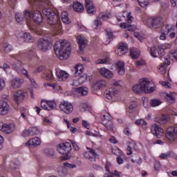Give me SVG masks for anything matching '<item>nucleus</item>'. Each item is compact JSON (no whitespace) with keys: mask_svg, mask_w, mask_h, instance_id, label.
<instances>
[{"mask_svg":"<svg viewBox=\"0 0 177 177\" xmlns=\"http://www.w3.org/2000/svg\"><path fill=\"white\" fill-rule=\"evenodd\" d=\"M54 50L60 60H67L71 53V45L66 40H60L56 41Z\"/></svg>","mask_w":177,"mask_h":177,"instance_id":"obj_1","label":"nucleus"},{"mask_svg":"<svg viewBox=\"0 0 177 177\" xmlns=\"http://www.w3.org/2000/svg\"><path fill=\"white\" fill-rule=\"evenodd\" d=\"M57 150L63 156L61 157V160L67 161V160H70V158H71V153H70V151H71V144L69 142H63L59 144L57 146Z\"/></svg>","mask_w":177,"mask_h":177,"instance_id":"obj_2","label":"nucleus"},{"mask_svg":"<svg viewBox=\"0 0 177 177\" xmlns=\"http://www.w3.org/2000/svg\"><path fill=\"white\" fill-rule=\"evenodd\" d=\"M138 82L144 93H153L156 91V86H151V82L147 78H141Z\"/></svg>","mask_w":177,"mask_h":177,"instance_id":"obj_3","label":"nucleus"},{"mask_svg":"<svg viewBox=\"0 0 177 177\" xmlns=\"http://www.w3.org/2000/svg\"><path fill=\"white\" fill-rule=\"evenodd\" d=\"M165 138L168 143H175L177 140V126H171L167 128Z\"/></svg>","mask_w":177,"mask_h":177,"instance_id":"obj_4","label":"nucleus"},{"mask_svg":"<svg viewBox=\"0 0 177 177\" xmlns=\"http://www.w3.org/2000/svg\"><path fill=\"white\" fill-rule=\"evenodd\" d=\"M15 20L17 23H21V21L30 23L31 20H32V14L28 9L24 11V17H21V14L20 12H17L15 14Z\"/></svg>","mask_w":177,"mask_h":177,"instance_id":"obj_5","label":"nucleus"},{"mask_svg":"<svg viewBox=\"0 0 177 177\" xmlns=\"http://www.w3.org/2000/svg\"><path fill=\"white\" fill-rule=\"evenodd\" d=\"M100 118L102 121V124L105 125L107 129H109V131L113 130V122H111V116L110 115V113H109V112L103 111L101 113Z\"/></svg>","mask_w":177,"mask_h":177,"instance_id":"obj_6","label":"nucleus"},{"mask_svg":"<svg viewBox=\"0 0 177 177\" xmlns=\"http://www.w3.org/2000/svg\"><path fill=\"white\" fill-rule=\"evenodd\" d=\"M104 95L109 100H113L115 97H120L121 96V92L115 88H109L104 91Z\"/></svg>","mask_w":177,"mask_h":177,"instance_id":"obj_7","label":"nucleus"},{"mask_svg":"<svg viewBox=\"0 0 177 177\" xmlns=\"http://www.w3.org/2000/svg\"><path fill=\"white\" fill-rule=\"evenodd\" d=\"M151 133L153 136L158 138V139H161L165 135V131L162 127H160L157 123H154L151 126Z\"/></svg>","mask_w":177,"mask_h":177,"instance_id":"obj_8","label":"nucleus"},{"mask_svg":"<svg viewBox=\"0 0 177 177\" xmlns=\"http://www.w3.org/2000/svg\"><path fill=\"white\" fill-rule=\"evenodd\" d=\"M0 131L7 135H10L16 131V125L13 123H5L0 122Z\"/></svg>","mask_w":177,"mask_h":177,"instance_id":"obj_9","label":"nucleus"},{"mask_svg":"<svg viewBox=\"0 0 177 177\" xmlns=\"http://www.w3.org/2000/svg\"><path fill=\"white\" fill-rule=\"evenodd\" d=\"M21 66H23V64L20 61H16L12 64V68L18 73V74H23L24 76L26 77L28 80L31 78V76L28 75V72L27 70L21 68Z\"/></svg>","mask_w":177,"mask_h":177,"instance_id":"obj_10","label":"nucleus"},{"mask_svg":"<svg viewBox=\"0 0 177 177\" xmlns=\"http://www.w3.org/2000/svg\"><path fill=\"white\" fill-rule=\"evenodd\" d=\"M41 107L43 110H46L47 111H52L57 107V104L55 100H43L41 102Z\"/></svg>","mask_w":177,"mask_h":177,"instance_id":"obj_11","label":"nucleus"},{"mask_svg":"<svg viewBox=\"0 0 177 177\" xmlns=\"http://www.w3.org/2000/svg\"><path fill=\"white\" fill-rule=\"evenodd\" d=\"M59 109L65 114H71L74 111L73 104L68 101H62L59 104Z\"/></svg>","mask_w":177,"mask_h":177,"instance_id":"obj_12","label":"nucleus"},{"mask_svg":"<svg viewBox=\"0 0 177 177\" xmlns=\"http://www.w3.org/2000/svg\"><path fill=\"white\" fill-rule=\"evenodd\" d=\"M28 99V93L23 90H18L13 93V100L16 102V103H20V102H23V100H26Z\"/></svg>","mask_w":177,"mask_h":177,"instance_id":"obj_13","label":"nucleus"},{"mask_svg":"<svg viewBox=\"0 0 177 177\" xmlns=\"http://www.w3.org/2000/svg\"><path fill=\"white\" fill-rule=\"evenodd\" d=\"M160 96L161 97H164L167 103H169V104H174L176 102L175 97H176V92H171L169 93L162 91L160 93Z\"/></svg>","mask_w":177,"mask_h":177,"instance_id":"obj_14","label":"nucleus"},{"mask_svg":"<svg viewBox=\"0 0 177 177\" xmlns=\"http://www.w3.org/2000/svg\"><path fill=\"white\" fill-rule=\"evenodd\" d=\"M42 12L45 16H46L48 22L53 21V23H56V20H57V15H56V13L53 12L52 8H44Z\"/></svg>","mask_w":177,"mask_h":177,"instance_id":"obj_15","label":"nucleus"},{"mask_svg":"<svg viewBox=\"0 0 177 177\" xmlns=\"http://www.w3.org/2000/svg\"><path fill=\"white\" fill-rule=\"evenodd\" d=\"M37 47L40 50H42V52H46L49 50V48H50V42L48 39L44 38L40 39L38 41Z\"/></svg>","mask_w":177,"mask_h":177,"instance_id":"obj_16","label":"nucleus"},{"mask_svg":"<svg viewBox=\"0 0 177 177\" xmlns=\"http://www.w3.org/2000/svg\"><path fill=\"white\" fill-rule=\"evenodd\" d=\"M105 169L109 173L104 174V177H113V176L120 177V176H122V174L121 172H119L117 170H115L114 173L110 172V169H111V163H110L109 162H106V163L105 165Z\"/></svg>","mask_w":177,"mask_h":177,"instance_id":"obj_17","label":"nucleus"},{"mask_svg":"<svg viewBox=\"0 0 177 177\" xmlns=\"http://www.w3.org/2000/svg\"><path fill=\"white\" fill-rule=\"evenodd\" d=\"M39 133V129L37 127H33L28 129H25L22 132V136L24 138H28V136H35Z\"/></svg>","mask_w":177,"mask_h":177,"instance_id":"obj_18","label":"nucleus"},{"mask_svg":"<svg viewBox=\"0 0 177 177\" xmlns=\"http://www.w3.org/2000/svg\"><path fill=\"white\" fill-rule=\"evenodd\" d=\"M29 1V3H30V5L32 6H43L44 8H45V6H50V5H52V3H50V1H49V0H28Z\"/></svg>","mask_w":177,"mask_h":177,"instance_id":"obj_19","label":"nucleus"},{"mask_svg":"<svg viewBox=\"0 0 177 177\" xmlns=\"http://www.w3.org/2000/svg\"><path fill=\"white\" fill-rule=\"evenodd\" d=\"M77 42L79 45L80 50L84 52V49H85V48H86V45H88L86 37L82 35H79L77 36Z\"/></svg>","mask_w":177,"mask_h":177,"instance_id":"obj_20","label":"nucleus"},{"mask_svg":"<svg viewBox=\"0 0 177 177\" xmlns=\"http://www.w3.org/2000/svg\"><path fill=\"white\" fill-rule=\"evenodd\" d=\"M115 52L118 56H124L125 53H128V44L125 43H120Z\"/></svg>","mask_w":177,"mask_h":177,"instance_id":"obj_21","label":"nucleus"},{"mask_svg":"<svg viewBox=\"0 0 177 177\" xmlns=\"http://www.w3.org/2000/svg\"><path fill=\"white\" fill-rule=\"evenodd\" d=\"M84 156L87 160H90V161H95V158H99V155H97L93 149H88V151H86L84 153Z\"/></svg>","mask_w":177,"mask_h":177,"instance_id":"obj_22","label":"nucleus"},{"mask_svg":"<svg viewBox=\"0 0 177 177\" xmlns=\"http://www.w3.org/2000/svg\"><path fill=\"white\" fill-rule=\"evenodd\" d=\"M85 81H88V75L86 74L80 76L77 80H73L71 82V85H72V86H78L82 85Z\"/></svg>","mask_w":177,"mask_h":177,"instance_id":"obj_23","label":"nucleus"},{"mask_svg":"<svg viewBox=\"0 0 177 177\" xmlns=\"http://www.w3.org/2000/svg\"><path fill=\"white\" fill-rule=\"evenodd\" d=\"M10 107L8 102H0V115H8Z\"/></svg>","mask_w":177,"mask_h":177,"instance_id":"obj_24","label":"nucleus"},{"mask_svg":"<svg viewBox=\"0 0 177 177\" xmlns=\"http://www.w3.org/2000/svg\"><path fill=\"white\" fill-rule=\"evenodd\" d=\"M84 71H85V68L82 64H77L73 68L75 77H82L81 75L84 74Z\"/></svg>","mask_w":177,"mask_h":177,"instance_id":"obj_25","label":"nucleus"},{"mask_svg":"<svg viewBox=\"0 0 177 177\" xmlns=\"http://www.w3.org/2000/svg\"><path fill=\"white\" fill-rule=\"evenodd\" d=\"M100 75L104 77V78H113L114 77V73H113L110 70L106 68L102 67L98 69Z\"/></svg>","mask_w":177,"mask_h":177,"instance_id":"obj_26","label":"nucleus"},{"mask_svg":"<svg viewBox=\"0 0 177 177\" xmlns=\"http://www.w3.org/2000/svg\"><path fill=\"white\" fill-rule=\"evenodd\" d=\"M55 74L59 81H67V80L68 79V77H70V75L68 74V73L62 70L56 71Z\"/></svg>","mask_w":177,"mask_h":177,"instance_id":"obj_27","label":"nucleus"},{"mask_svg":"<svg viewBox=\"0 0 177 177\" xmlns=\"http://www.w3.org/2000/svg\"><path fill=\"white\" fill-rule=\"evenodd\" d=\"M24 82V80L19 77H14L11 80V86L13 89H17L19 88H21V85Z\"/></svg>","mask_w":177,"mask_h":177,"instance_id":"obj_28","label":"nucleus"},{"mask_svg":"<svg viewBox=\"0 0 177 177\" xmlns=\"http://www.w3.org/2000/svg\"><path fill=\"white\" fill-rule=\"evenodd\" d=\"M41 145V139L38 137H34L30 138L28 142H26V146L28 147H37V146H39Z\"/></svg>","mask_w":177,"mask_h":177,"instance_id":"obj_29","label":"nucleus"},{"mask_svg":"<svg viewBox=\"0 0 177 177\" xmlns=\"http://www.w3.org/2000/svg\"><path fill=\"white\" fill-rule=\"evenodd\" d=\"M111 17V13L110 12H101L97 17V23H103L104 21H109V18Z\"/></svg>","mask_w":177,"mask_h":177,"instance_id":"obj_30","label":"nucleus"},{"mask_svg":"<svg viewBox=\"0 0 177 177\" xmlns=\"http://www.w3.org/2000/svg\"><path fill=\"white\" fill-rule=\"evenodd\" d=\"M115 66L119 75H124L125 74V62L118 61L115 63Z\"/></svg>","mask_w":177,"mask_h":177,"instance_id":"obj_31","label":"nucleus"},{"mask_svg":"<svg viewBox=\"0 0 177 177\" xmlns=\"http://www.w3.org/2000/svg\"><path fill=\"white\" fill-rule=\"evenodd\" d=\"M85 8L89 15H93L95 13V6H93V2L92 1L85 0Z\"/></svg>","mask_w":177,"mask_h":177,"instance_id":"obj_32","label":"nucleus"},{"mask_svg":"<svg viewBox=\"0 0 177 177\" xmlns=\"http://www.w3.org/2000/svg\"><path fill=\"white\" fill-rule=\"evenodd\" d=\"M106 85H107L106 81L104 80H101L94 82L93 83L92 88H93L95 90L102 89V88H105Z\"/></svg>","mask_w":177,"mask_h":177,"instance_id":"obj_33","label":"nucleus"},{"mask_svg":"<svg viewBox=\"0 0 177 177\" xmlns=\"http://www.w3.org/2000/svg\"><path fill=\"white\" fill-rule=\"evenodd\" d=\"M169 120V117L168 115H162L161 116L156 118L155 122H158V124H160V125H164L165 124H167V122H168Z\"/></svg>","mask_w":177,"mask_h":177,"instance_id":"obj_34","label":"nucleus"},{"mask_svg":"<svg viewBox=\"0 0 177 177\" xmlns=\"http://www.w3.org/2000/svg\"><path fill=\"white\" fill-rule=\"evenodd\" d=\"M32 20L35 23H41L43 20L42 14L39 10H35L33 12Z\"/></svg>","mask_w":177,"mask_h":177,"instance_id":"obj_35","label":"nucleus"},{"mask_svg":"<svg viewBox=\"0 0 177 177\" xmlns=\"http://www.w3.org/2000/svg\"><path fill=\"white\" fill-rule=\"evenodd\" d=\"M135 124L138 125L140 128H142V129H147L149 126L147 125V122L145 120V119H138L135 122Z\"/></svg>","mask_w":177,"mask_h":177,"instance_id":"obj_36","label":"nucleus"},{"mask_svg":"<svg viewBox=\"0 0 177 177\" xmlns=\"http://www.w3.org/2000/svg\"><path fill=\"white\" fill-rule=\"evenodd\" d=\"M130 57L131 59H139L140 57V50L133 48L130 50Z\"/></svg>","mask_w":177,"mask_h":177,"instance_id":"obj_37","label":"nucleus"},{"mask_svg":"<svg viewBox=\"0 0 177 177\" xmlns=\"http://www.w3.org/2000/svg\"><path fill=\"white\" fill-rule=\"evenodd\" d=\"M120 27L121 28L128 30V31H132V32L136 31V29H137L136 26H132L128 23H121L120 24Z\"/></svg>","mask_w":177,"mask_h":177,"instance_id":"obj_38","label":"nucleus"},{"mask_svg":"<svg viewBox=\"0 0 177 177\" xmlns=\"http://www.w3.org/2000/svg\"><path fill=\"white\" fill-rule=\"evenodd\" d=\"M44 86H50V88H52L53 92H60L62 91V87L59 86L57 84L55 83H45Z\"/></svg>","mask_w":177,"mask_h":177,"instance_id":"obj_39","label":"nucleus"},{"mask_svg":"<svg viewBox=\"0 0 177 177\" xmlns=\"http://www.w3.org/2000/svg\"><path fill=\"white\" fill-rule=\"evenodd\" d=\"M171 44L168 43L160 44L158 46L159 53H160V55H162V56H164V55H165V49H171Z\"/></svg>","mask_w":177,"mask_h":177,"instance_id":"obj_40","label":"nucleus"},{"mask_svg":"<svg viewBox=\"0 0 177 177\" xmlns=\"http://www.w3.org/2000/svg\"><path fill=\"white\" fill-rule=\"evenodd\" d=\"M73 8L75 12H77L78 13H82L84 10V6L80 2L73 3Z\"/></svg>","mask_w":177,"mask_h":177,"instance_id":"obj_41","label":"nucleus"},{"mask_svg":"<svg viewBox=\"0 0 177 177\" xmlns=\"http://www.w3.org/2000/svg\"><path fill=\"white\" fill-rule=\"evenodd\" d=\"M73 92L82 95V96H85L88 95V88L86 87H80L78 88H73Z\"/></svg>","mask_w":177,"mask_h":177,"instance_id":"obj_42","label":"nucleus"},{"mask_svg":"<svg viewBox=\"0 0 177 177\" xmlns=\"http://www.w3.org/2000/svg\"><path fill=\"white\" fill-rule=\"evenodd\" d=\"M132 149H134L135 150L138 149L136 147V143H135L134 141H131L127 148L128 156H131V154H132Z\"/></svg>","mask_w":177,"mask_h":177,"instance_id":"obj_43","label":"nucleus"},{"mask_svg":"<svg viewBox=\"0 0 177 177\" xmlns=\"http://www.w3.org/2000/svg\"><path fill=\"white\" fill-rule=\"evenodd\" d=\"M64 123L66 124V125L67 126L68 129H69V131L72 133H75L77 132V131H78L77 127H74L71 126V123H70V122L68 120L64 119Z\"/></svg>","mask_w":177,"mask_h":177,"instance_id":"obj_44","label":"nucleus"},{"mask_svg":"<svg viewBox=\"0 0 177 177\" xmlns=\"http://www.w3.org/2000/svg\"><path fill=\"white\" fill-rule=\"evenodd\" d=\"M22 37L26 42H34L35 41V39L28 32H24Z\"/></svg>","mask_w":177,"mask_h":177,"instance_id":"obj_45","label":"nucleus"},{"mask_svg":"<svg viewBox=\"0 0 177 177\" xmlns=\"http://www.w3.org/2000/svg\"><path fill=\"white\" fill-rule=\"evenodd\" d=\"M132 91L134 93H144L143 90H142V87L140 86V84L137 83L132 86Z\"/></svg>","mask_w":177,"mask_h":177,"instance_id":"obj_46","label":"nucleus"},{"mask_svg":"<svg viewBox=\"0 0 177 177\" xmlns=\"http://www.w3.org/2000/svg\"><path fill=\"white\" fill-rule=\"evenodd\" d=\"M136 107H138V102L136 101L131 102L127 109V113L132 114V113L135 111V109H136Z\"/></svg>","mask_w":177,"mask_h":177,"instance_id":"obj_47","label":"nucleus"},{"mask_svg":"<svg viewBox=\"0 0 177 177\" xmlns=\"http://www.w3.org/2000/svg\"><path fill=\"white\" fill-rule=\"evenodd\" d=\"M61 19L63 23H71L70 18H68V12L63 11L61 14Z\"/></svg>","mask_w":177,"mask_h":177,"instance_id":"obj_48","label":"nucleus"},{"mask_svg":"<svg viewBox=\"0 0 177 177\" xmlns=\"http://www.w3.org/2000/svg\"><path fill=\"white\" fill-rule=\"evenodd\" d=\"M21 118H23L25 121H27V120H28V115L30 114L28 109H24V108H22V109L21 110Z\"/></svg>","mask_w":177,"mask_h":177,"instance_id":"obj_49","label":"nucleus"},{"mask_svg":"<svg viewBox=\"0 0 177 177\" xmlns=\"http://www.w3.org/2000/svg\"><path fill=\"white\" fill-rule=\"evenodd\" d=\"M112 153H113L115 156H118V157H124V153L117 147L112 149Z\"/></svg>","mask_w":177,"mask_h":177,"instance_id":"obj_50","label":"nucleus"},{"mask_svg":"<svg viewBox=\"0 0 177 177\" xmlns=\"http://www.w3.org/2000/svg\"><path fill=\"white\" fill-rule=\"evenodd\" d=\"M149 103L151 107H158V106H161L162 102L158 99H152L150 100Z\"/></svg>","mask_w":177,"mask_h":177,"instance_id":"obj_51","label":"nucleus"},{"mask_svg":"<svg viewBox=\"0 0 177 177\" xmlns=\"http://www.w3.org/2000/svg\"><path fill=\"white\" fill-rule=\"evenodd\" d=\"M110 62V58L109 57H106L103 59H98L95 61V64H106V63H109Z\"/></svg>","mask_w":177,"mask_h":177,"instance_id":"obj_52","label":"nucleus"},{"mask_svg":"<svg viewBox=\"0 0 177 177\" xmlns=\"http://www.w3.org/2000/svg\"><path fill=\"white\" fill-rule=\"evenodd\" d=\"M86 135H88V136H93V138H100V139H102V136L101 135L100 133H99V131H96V133H95L89 131H86Z\"/></svg>","mask_w":177,"mask_h":177,"instance_id":"obj_53","label":"nucleus"},{"mask_svg":"<svg viewBox=\"0 0 177 177\" xmlns=\"http://www.w3.org/2000/svg\"><path fill=\"white\" fill-rule=\"evenodd\" d=\"M133 35L138 41H140V42L145 39V35L142 32H134Z\"/></svg>","mask_w":177,"mask_h":177,"instance_id":"obj_54","label":"nucleus"},{"mask_svg":"<svg viewBox=\"0 0 177 177\" xmlns=\"http://www.w3.org/2000/svg\"><path fill=\"white\" fill-rule=\"evenodd\" d=\"M149 21H152V23H161L164 21L161 17H153L149 18Z\"/></svg>","mask_w":177,"mask_h":177,"instance_id":"obj_55","label":"nucleus"},{"mask_svg":"<svg viewBox=\"0 0 177 177\" xmlns=\"http://www.w3.org/2000/svg\"><path fill=\"white\" fill-rule=\"evenodd\" d=\"M135 66L137 68H140L142 66H146V61H145V59L138 60L136 62Z\"/></svg>","mask_w":177,"mask_h":177,"instance_id":"obj_56","label":"nucleus"},{"mask_svg":"<svg viewBox=\"0 0 177 177\" xmlns=\"http://www.w3.org/2000/svg\"><path fill=\"white\" fill-rule=\"evenodd\" d=\"M106 44H109L111 39H113V32H110L109 30H106Z\"/></svg>","mask_w":177,"mask_h":177,"instance_id":"obj_57","label":"nucleus"},{"mask_svg":"<svg viewBox=\"0 0 177 177\" xmlns=\"http://www.w3.org/2000/svg\"><path fill=\"white\" fill-rule=\"evenodd\" d=\"M147 27L151 28V30H156V28H158L160 27V24L158 23H148L147 24Z\"/></svg>","mask_w":177,"mask_h":177,"instance_id":"obj_58","label":"nucleus"},{"mask_svg":"<svg viewBox=\"0 0 177 177\" xmlns=\"http://www.w3.org/2000/svg\"><path fill=\"white\" fill-rule=\"evenodd\" d=\"M175 30V26H173L172 24H167L165 27V32L166 34H169L171 31H174Z\"/></svg>","mask_w":177,"mask_h":177,"instance_id":"obj_59","label":"nucleus"},{"mask_svg":"<svg viewBox=\"0 0 177 177\" xmlns=\"http://www.w3.org/2000/svg\"><path fill=\"white\" fill-rule=\"evenodd\" d=\"M3 49L6 53H9V52L13 50V48L10 46V44L6 43L3 44Z\"/></svg>","mask_w":177,"mask_h":177,"instance_id":"obj_60","label":"nucleus"},{"mask_svg":"<svg viewBox=\"0 0 177 177\" xmlns=\"http://www.w3.org/2000/svg\"><path fill=\"white\" fill-rule=\"evenodd\" d=\"M58 175L59 176H66L67 175V171L64 167H59L58 169Z\"/></svg>","mask_w":177,"mask_h":177,"instance_id":"obj_61","label":"nucleus"},{"mask_svg":"<svg viewBox=\"0 0 177 177\" xmlns=\"http://www.w3.org/2000/svg\"><path fill=\"white\" fill-rule=\"evenodd\" d=\"M88 104L86 103H81L79 106V109L80 110V111H86V110H88Z\"/></svg>","mask_w":177,"mask_h":177,"instance_id":"obj_62","label":"nucleus"},{"mask_svg":"<svg viewBox=\"0 0 177 177\" xmlns=\"http://www.w3.org/2000/svg\"><path fill=\"white\" fill-rule=\"evenodd\" d=\"M157 53H158L157 48H156V46H153L151 48V56H152V57H157Z\"/></svg>","mask_w":177,"mask_h":177,"instance_id":"obj_63","label":"nucleus"},{"mask_svg":"<svg viewBox=\"0 0 177 177\" xmlns=\"http://www.w3.org/2000/svg\"><path fill=\"white\" fill-rule=\"evenodd\" d=\"M169 59L170 60H177V50L174 51V53H171L169 55Z\"/></svg>","mask_w":177,"mask_h":177,"instance_id":"obj_64","label":"nucleus"}]
</instances>
